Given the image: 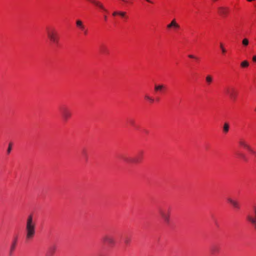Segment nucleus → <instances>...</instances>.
<instances>
[{
	"label": "nucleus",
	"mask_w": 256,
	"mask_h": 256,
	"mask_svg": "<svg viewBox=\"0 0 256 256\" xmlns=\"http://www.w3.org/2000/svg\"><path fill=\"white\" fill-rule=\"evenodd\" d=\"M122 0L124 2H128V0Z\"/></svg>",
	"instance_id": "obj_31"
},
{
	"label": "nucleus",
	"mask_w": 256,
	"mask_h": 256,
	"mask_svg": "<svg viewBox=\"0 0 256 256\" xmlns=\"http://www.w3.org/2000/svg\"><path fill=\"white\" fill-rule=\"evenodd\" d=\"M228 202L235 208L238 210L240 208V204L239 202L230 198H228L227 199Z\"/></svg>",
	"instance_id": "obj_8"
},
{
	"label": "nucleus",
	"mask_w": 256,
	"mask_h": 256,
	"mask_svg": "<svg viewBox=\"0 0 256 256\" xmlns=\"http://www.w3.org/2000/svg\"><path fill=\"white\" fill-rule=\"evenodd\" d=\"M227 93L229 95L230 98L234 100L236 98L238 94L234 88H232L230 89H228L227 90Z\"/></svg>",
	"instance_id": "obj_10"
},
{
	"label": "nucleus",
	"mask_w": 256,
	"mask_h": 256,
	"mask_svg": "<svg viewBox=\"0 0 256 256\" xmlns=\"http://www.w3.org/2000/svg\"><path fill=\"white\" fill-rule=\"evenodd\" d=\"M246 218L256 228V206H252V212L246 216Z\"/></svg>",
	"instance_id": "obj_4"
},
{
	"label": "nucleus",
	"mask_w": 256,
	"mask_h": 256,
	"mask_svg": "<svg viewBox=\"0 0 256 256\" xmlns=\"http://www.w3.org/2000/svg\"><path fill=\"white\" fill-rule=\"evenodd\" d=\"M230 128L229 124L227 122H225L223 126V132L224 133L226 134L228 132Z\"/></svg>",
	"instance_id": "obj_14"
},
{
	"label": "nucleus",
	"mask_w": 256,
	"mask_h": 256,
	"mask_svg": "<svg viewBox=\"0 0 256 256\" xmlns=\"http://www.w3.org/2000/svg\"><path fill=\"white\" fill-rule=\"evenodd\" d=\"M249 44V40L248 38H244L242 40V44L244 46H246L248 45Z\"/></svg>",
	"instance_id": "obj_19"
},
{
	"label": "nucleus",
	"mask_w": 256,
	"mask_h": 256,
	"mask_svg": "<svg viewBox=\"0 0 256 256\" xmlns=\"http://www.w3.org/2000/svg\"><path fill=\"white\" fill-rule=\"evenodd\" d=\"M60 112L62 119L66 121L72 116V114L71 110L66 106H62L60 108Z\"/></svg>",
	"instance_id": "obj_3"
},
{
	"label": "nucleus",
	"mask_w": 256,
	"mask_h": 256,
	"mask_svg": "<svg viewBox=\"0 0 256 256\" xmlns=\"http://www.w3.org/2000/svg\"><path fill=\"white\" fill-rule=\"evenodd\" d=\"M159 212L164 222L166 224H169L170 222V212L169 211L166 212L163 210H160Z\"/></svg>",
	"instance_id": "obj_6"
},
{
	"label": "nucleus",
	"mask_w": 256,
	"mask_h": 256,
	"mask_svg": "<svg viewBox=\"0 0 256 256\" xmlns=\"http://www.w3.org/2000/svg\"><path fill=\"white\" fill-rule=\"evenodd\" d=\"M126 12H119L118 15L124 18L126 16Z\"/></svg>",
	"instance_id": "obj_23"
},
{
	"label": "nucleus",
	"mask_w": 256,
	"mask_h": 256,
	"mask_svg": "<svg viewBox=\"0 0 256 256\" xmlns=\"http://www.w3.org/2000/svg\"><path fill=\"white\" fill-rule=\"evenodd\" d=\"M147 2H150V3H152V2L150 0H146Z\"/></svg>",
	"instance_id": "obj_29"
},
{
	"label": "nucleus",
	"mask_w": 256,
	"mask_h": 256,
	"mask_svg": "<svg viewBox=\"0 0 256 256\" xmlns=\"http://www.w3.org/2000/svg\"><path fill=\"white\" fill-rule=\"evenodd\" d=\"M46 34L52 44H57L58 42V37L56 29L52 26L46 28Z\"/></svg>",
	"instance_id": "obj_2"
},
{
	"label": "nucleus",
	"mask_w": 256,
	"mask_h": 256,
	"mask_svg": "<svg viewBox=\"0 0 256 256\" xmlns=\"http://www.w3.org/2000/svg\"><path fill=\"white\" fill-rule=\"evenodd\" d=\"M124 242L126 244H128L130 242V239L128 238H126Z\"/></svg>",
	"instance_id": "obj_24"
},
{
	"label": "nucleus",
	"mask_w": 256,
	"mask_h": 256,
	"mask_svg": "<svg viewBox=\"0 0 256 256\" xmlns=\"http://www.w3.org/2000/svg\"><path fill=\"white\" fill-rule=\"evenodd\" d=\"M213 80V78L210 75H207L206 77V81L208 84H210Z\"/></svg>",
	"instance_id": "obj_15"
},
{
	"label": "nucleus",
	"mask_w": 256,
	"mask_h": 256,
	"mask_svg": "<svg viewBox=\"0 0 256 256\" xmlns=\"http://www.w3.org/2000/svg\"><path fill=\"white\" fill-rule=\"evenodd\" d=\"M16 245V240H14L10 246V254L11 256L12 254V252L15 249Z\"/></svg>",
	"instance_id": "obj_17"
},
{
	"label": "nucleus",
	"mask_w": 256,
	"mask_h": 256,
	"mask_svg": "<svg viewBox=\"0 0 256 256\" xmlns=\"http://www.w3.org/2000/svg\"><path fill=\"white\" fill-rule=\"evenodd\" d=\"M102 240L104 243L107 244L110 246H113L116 244L114 238L110 235H104L102 237Z\"/></svg>",
	"instance_id": "obj_7"
},
{
	"label": "nucleus",
	"mask_w": 256,
	"mask_h": 256,
	"mask_svg": "<svg viewBox=\"0 0 256 256\" xmlns=\"http://www.w3.org/2000/svg\"><path fill=\"white\" fill-rule=\"evenodd\" d=\"M76 24L77 28L85 36L87 35L88 33V29L86 26L84 24L83 22L80 20H78L76 22Z\"/></svg>",
	"instance_id": "obj_5"
},
{
	"label": "nucleus",
	"mask_w": 256,
	"mask_h": 256,
	"mask_svg": "<svg viewBox=\"0 0 256 256\" xmlns=\"http://www.w3.org/2000/svg\"><path fill=\"white\" fill-rule=\"evenodd\" d=\"M252 60L254 62H256V56H253Z\"/></svg>",
	"instance_id": "obj_28"
},
{
	"label": "nucleus",
	"mask_w": 256,
	"mask_h": 256,
	"mask_svg": "<svg viewBox=\"0 0 256 256\" xmlns=\"http://www.w3.org/2000/svg\"><path fill=\"white\" fill-rule=\"evenodd\" d=\"M36 224L34 220L32 214H30L26 221V239L30 240L33 238L36 233Z\"/></svg>",
	"instance_id": "obj_1"
},
{
	"label": "nucleus",
	"mask_w": 256,
	"mask_h": 256,
	"mask_svg": "<svg viewBox=\"0 0 256 256\" xmlns=\"http://www.w3.org/2000/svg\"><path fill=\"white\" fill-rule=\"evenodd\" d=\"M218 13L222 16H226L229 12V8L228 7L220 6L218 8Z\"/></svg>",
	"instance_id": "obj_9"
},
{
	"label": "nucleus",
	"mask_w": 256,
	"mask_h": 256,
	"mask_svg": "<svg viewBox=\"0 0 256 256\" xmlns=\"http://www.w3.org/2000/svg\"><path fill=\"white\" fill-rule=\"evenodd\" d=\"M12 148V143H10L8 144V147L7 150V152L8 154H9L11 152Z\"/></svg>",
	"instance_id": "obj_22"
},
{
	"label": "nucleus",
	"mask_w": 256,
	"mask_h": 256,
	"mask_svg": "<svg viewBox=\"0 0 256 256\" xmlns=\"http://www.w3.org/2000/svg\"><path fill=\"white\" fill-rule=\"evenodd\" d=\"M252 154H253L254 156H256V152L251 147H250V149L248 150Z\"/></svg>",
	"instance_id": "obj_26"
},
{
	"label": "nucleus",
	"mask_w": 256,
	"mask_h": 256,
	"mask_svg": "<svg viewBox=\"0 0 256 256\" xmlns=\"http://www.w3.org/2000/svg\"><path fill=\"white\" fill-rule=\"evenodd\" d=\"M118 14H119V12H114L112 13V16H116V15H118Z\"/></svg>",
	"instance_id": "obj_27"
},
{
	"label": "nucleus",
	"mask_w": 256,
	"mask_h": 256,
	"mask_svg": "<svg viewBox=\"0 0 256 256\" xmlns=\"http://www.w3.org/2000/svg\"><path fill=\"white\" fill-rule=\"evenodd\" d=\"M142 158H134L130 159L128 162H133V163H138L140 162Z\"/></svg>",
	"instance_id": "obj_16"
},
{
	"label": "nucleus",
	"mask_w": 256,
	"mask_h": 256,
	"mask_svg": "<svg viewBox=\"0 0 256 256\" xmlns=\"http://www.w3.org/2000/svg\"><path fill=\"white\" fill-rule=\"evenodd\" d=\"M240 66L242 68H246L249 66V63L246 60H244L241 62Z\"/></svg>",
	"instance_id": "obj_20"
},
{
	"label": "nucleus",
	"mask_w": 256,
	"mask_h": 256,
	"mask_svg": "<svg viewBox=\"0 0 256 256\" xmlns=\"http://www.w3.org/2000/svg\"><path fill=\"white\" fill-rule=\"evenodd\" d=\"M166 87L164 84H155L154 87V90L156 92H162Z\"/></svg>",
	"instance_id": "obj_12"
},
{
	"label": "nucleus",
	"mask_w": 256,
	"mask_h": 256,
	"mask_svg": "<svg viewBox=\"0 0 256 256\" xmlns=\"http://www.w3.org/2000/svg\"><path fill=\"white\" fill-rule=\"evenodd\" d=\"M144 98L150 103H153L154 102V99L152 97L150 96L148 94H146Z\"/></svg>",
	"instance_id": "obj_18"
},
{
	"label": "nucleus",
	"mask_w": 256,
	"mask_h": 256,
	"mask_svg": "<svg viewBox=\"0 0 256 256\" xmlns=\"http://www.w3.org/2000/svg\"><path fill=\"white\" fill-rule=\"evenodd\" d=\"M104 19L105 20H107L106 16V15L104 16Z\"/></svg>",
	"instance_id": "obj_30"
},
{
	"label": "nucleus",
	"mask_w": 256,
	"mask_h": 256,
	"mask_svg": "<svg viewBox=\"0 0 256 256\" xmlns=\"http://www.w3.org/2000/svg\"><path fill=\"white\" fill-rule=\"evenodd\" d=\"M238 144L240 146L244 147L245 148H246L248 150L250 149V146L243 139H240L238 142Z\"/></svg>",
	"instance_id": "obj_13"
},
{
	"label": "nucleus",
	"mask_w": 256,
	"mask_h": 256,
	"mask_svg": "<svg viewBox=\"0 0 256 256\" xmlns=\"http://www.w3.org/2000/svg\"><path fill=\"white\" fill-rule=\"evenodd\" d=\"M167 28H179L180 26L179 24L176 22V20L174 19L170 24L167 25Z\"/></svg>",
	"instance_id": "obj_11"
},
{
	"label": "nucleus",
	"mask_w": 256,
	"mask_h": 256,
	"mask_svg": "<svg viewBox=\"0 0 256 256\" xmlns=\"http://www.w3.org/2000/svg\"><path fill=\"white\" fill-rule=\"evenodd\" d=\"M188 57L189 58H194V59L196 60H198V57L195 56H194V55H192V54H189V55L188 56Z\"/></svg>",
	"instance_id": "obj_25"
},
{
	"label": "nucleus",
	"mask_w": 256,
	"mask_h": 256,
	"mask_svg": "<svg viewBox=\"0 0 256 256\" xmlns=\"http://www.w3.org/2000/svg\"><path fill=\"white\" fill-rule=\"evenodd\" d=\"M220 48L222 50V54H225L226 52V49L224 48V45L222 43L220 44Z\"/></svg>",
	"instance_id": "obj_21"
}]
</instances>
